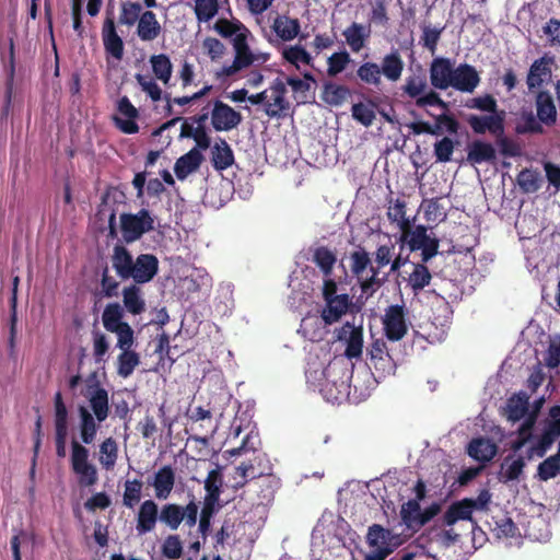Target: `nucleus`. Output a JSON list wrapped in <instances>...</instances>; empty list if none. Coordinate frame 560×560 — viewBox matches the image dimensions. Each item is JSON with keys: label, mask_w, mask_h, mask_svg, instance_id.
<instances>
[{"label": "nucleus", "mask_w": 560, "mask_h": 560, "mask_svg": "<svg viewBox=\"0 0 560 560\" xmlns=\"http://www.w3.org/2000/svg\"><path fill=\"white\" fill-rule=\"evenodd\" d=\"M243 120L241 113L220 100L213 102L211 125L215 131H230Z\"/></svg>", "instance_id": "nucleus-12"}, {"label": "nucleus", "mask_w": 560, "mask_h": 560, "mask_svg": "<svg viewBox=\"0 0 560 560\" xmlns=\"http://www.w3.org/2000/svg\"><path fill=\"white\" fill-rule=\"evenodd\" d=\"M283 58L299 68V62L304 65H312V56L300 45L290 46L282 52Z\"/></svg>", "instance_id": "nucleus-59"}, {"label": "nucleus", "mask_w": 560, "mask_h": 560, "mask_svg": "<svg viewBox=\"0 0 560 560\" xmlns=\"http://www.w3.org/2000/svg\"><path fill=\"white\" fill-rule=\"evenodd\" d=\"M516 182L524 194L536 192L540 188L539 173L532 168L522 170L516 177Z\"/></svg>", "instance_id": "nucleus-47"}, {"label": "nucleus", "mask_w": 560, "mask_h": 560, "mask_svg": "<svg viewBox=\"0 0 560 560\" xmlns=\"http://www.w3.org/2000/svg\"><path fill=\"white\" fill-rule=\"evenodd\" d=\"M20 284V277L14 276L12 278V290L10 298V336H9V346L11 349L15 347V338H16V324H18V291Z\"/></svg>", "instance_id": "nucleus-39"}, {"label": "nucleus", "mask_w": 560, "mask_h": 560, "mask_svg": "<svg viewBox=\"0 0 560 560\" xmlns=\"http://www.w3.org/2000/svg\"><path fill=\"white\" fill-rule=\"evenodd\" d=\"M150 62L155 78L164 84H168L173 72L170 57L165 54L153 55L150 57Z\"/></svg>", "instance_id": "nucleus-38"}, {"label": "nucleus", "mask_w": 560, "mask_h": 560, "mask_svg": "<svg viewBox=\"0 0 560 560\" xmlns=\"http://www.w3.org/2000/svg\"><path fill=\"white\" fill-rule=\"evenodd\" d=\"M119 219L121 235L127 244L154 230V219L147 209H141L137 213H121Z\"/></svg>", "instance_id": "nucleus-6"}, {"label": "nucleus", "mask_w": 560, "mask_h": 560, "mask_svg": "<svg viewBox=\"0 0 560 560\" xmlns=\"http://www.w3.org/2000/svg\"><path fill=\"white\" fill-rule=\"evenodd\" d=\"M397 360L398 359L395 353L390 352L388 354H384V357L371 359V361H369V365L374 369L377 377H385L395 373Z\"/></svg>", "instance_id": "nucleus-44"}, {"label": "nucleus", "mask_w": 560, "mask_h": 560, "mask_svg": "<svg viewBox=\"0 0 560 560\" xmlns=\"http://www.w3.org/2000/svg\"><path fill=\"white\" fill-rule=\"evenodd\" d=\"M491 501V493L488 489H482L476 499L466 498L456 502H453L443 515V524L446 526H453L458 521H469L471 523V533L474 535L472 540H476V532L483 535V532L477 524V521L472 517L474 511L488 510V505Z\"/></svg>", "instance_id": "nucleus-4"}, {"label": "nucleus", "mask_w": 560, "mask_h": 560, "mask_svg": "<svg viewBox=\"0 0 560 560\" xmlns=\"http://www.w3.org/2000/svg\"><path fill=\"white\" fill-rule=\"evenodd\" d=\"M102 323L108 332L117 336V348L121 350L117 358V374L129 377L140 364L139 354L131 350L135 343V331L124 320V310L118 302L108 303L102 314Z\"/></svg>", "instance_id": "nucleus-3"}, {"label": "nucleus", "mask_w": 560, "mask_h": 560, "mask_svg": "<svg viewBox=\"0 0 560 560\" xmlns=\"http://www.w3.org/2000/svg\"><path fill=\"white\" fill-rule=\"evenodd\" d=\"M467 162L470 165L482 163L493 164L497 161V151L492 143L476 139L467 147Z\"/></svg>", "instance_id": "nucleus-18"}, {"label": "nucleus", "mask_w": 560, "mask_h": 560, "mask_svg": "<svg viewBox=\"0 0 560 560\" xmlns=\"http://www.w3.org/2000/svg\"><path fill=\"white\" fill-rule=\"evenodd\" d=\"M480 75L474 66L459 63L454 70L451 88L462 93H472L480 84Z\"/></svg>", "instance_id": "nucleus-15"}, {"label": "nucleus", "mask_w": 560, "mask_h": 560, "mask_svg": "<svg viewBox=\"0 0 560 560\" xmlns=\"http://www.w3.org/2000/svg\"><path fill=\"white\" fill-rule=\"evenodd\" d=\"M2 60L5 62V71H7V81H5V91H4V109L8 112L11 107L13 90H14V77H15V45L14 37H9L8 40V56L7 61L5 57L2 55Z\"/></svg>", "instance_id": "nucleus-22"}, {"label": "nucleus", "mask_w": 560, "mask_h": 560, "mask_svg": "<svg viewBox=\"0 0 560 560\" xmlns=\"http://www.w3.org/2000/svg\"><path fill=\"white\" fill-rule=\"evenodd\" d=\"M219 11V0H196L195 14L199 22H209Z\"/></svg>", "instance_id": "nucleus-52"}, {"label": "nucleus", "mask_w": 560, "mask_h": 560, "mask_svg": "<svg viewBox=\"0 0 560 560\" xmlns=\"http://www.w3.org/2000/svg\"><path fill=\"white\" fill-rule=\"evenodd\" d=\"M415 104L418 108H425L428 106H438L444 110L448 109V105L445 101H443L440 94L433 89H428L424 93H422L417 100Z\"/></svg>", "instance_id": "nucleus-63"}, {"label": "nucleus", "mask_w": 560, "mask_h": 560, "mask_svg": "<svg viewBox=\"0 0 560 560\" xmlns=\"http://www.w3.org/2000/svg\"><path fill=\"white\" fill-rule=\"evenodd\" d=\"M102 39L105 52L116 60H121L124 57V42L116 32L114 16L109 13L106 18L102 27Z\"/></svg>", "instance_id": "nucleus-14"}, {"label": "nucleus", "mask_w": 560, "mask_h": 560, "mask_svg": "<svg viewBox=\"0 0 560 560\" xmlns=\"http://www.w3.org/2000/svg\"><path fill=\"white\" fill-rule=\"evenodd\" d=\"M351 62V57L347 50L334 52L327 59V74L329 77H336L342 72L347 66Z\"/></svg>", "instance_id": "nucleus-55"}, {"label": "nucleus", "mask_w": 560, "mask_h": 560, "mask_svg": "<svg viewBox=\"0 0 560 560\" xmlns=\"http://www.w3.org/2000/svg\"><path fill=\"white\" fill-rule=\"evenodd\" d=\"M350 95L351 91L348 86L334 82H326L322 91V100L330 106H340Z\"/></svg>", "instance_id": "nucleus-34"}, {"label": "nucleus", "mask_w": 560, "mask_h": 560, "mask_svg": "<svg viewBox=\"0 0 560 560\" xmlns=\"http://www.w3.org/2000/svg\"><path fill=\"white\" fill-rule=\"evenodd\" d=\"M467 453L471 458L480 463H487L495 456L497 445L489 439H474L468 444Z\"/></svg>", "instance_id": "nucleus-28"}, {"label": "nucleus", "mask_w": 560, "mask_h": 560, "mask_svg": "<svg viewBox=\"0 0 560 560\" xmlns=\"http://www.w3.org/2000/svg\"><path fill=\"white\" fill-rule=\"evenodd\" d=\"M372 260L370 253L361 245L350 253V270L355 277L361 296L369 299L373 296L387 281L388 273L381 276L384 267L389 265L395 255V244L388 242L377 246Z\"/></svg>", "instance_id": "nucleus-2"}, {"label": "nucleus", "mask_w": 560, "mask_h": 560, "mask_svg": "<svg viewBox=\"0 0 560 560\" xmlns=\"http://www.w3.org/2000/svg\"><path fill=\"white\" fill-rule=\"evenodd\" d=\"M272 30L284 42L294 39L300 32L298 19L279 15L273 20Z\"/></svg>", "instance_id": "nucleus-35"}, {"label": "nucleus", "mask_w": 560, "mask_h": 560, "mask_svg": "<svg viewBox=\"0 0 560 560\" xmlns=\"http://www.w3.org/2000/svg\"><path fill=\"white\" fill-rule=\"evenodd\" d=\"M158 520H160L158 503L152 499L143 501L137 514V532L139 534L152 532L156 526Z\"/></svg>", "instance_id": "nucleus-19"}, {"label": "nucleus", "mask_w": 560, "mask_h": 560, "mask_svg": "<svg viewBox=\"0 0 560 560\" xmlns=\"http://www.w3.org/2000/svg\"><path fill=\"white\" fill-rule=\"evenodd\" d=\"M213 30L223 38H230L241 33L250 34L249 30L238 20L219 19L214 23Z\"/></svg>", "instance_id": "nucleus-46"}, {"label": "nucleus", "mask_w": 560, "mask_h": 560, "mask_svg": "<svg viewBox=\"0 0 560 560\" xmlns=\"http://www.w3.org/2000/svg\"><path fill=\"white\" fill-rule=\"evenodd\" d=\"M203 161L201 152L192 148L184 155L179 156L174 165V172L179 180H184L189 174L197 171Z\"/></svg>", "instance_id": "nucleus-24"}, {"label": "nucleus", "mask_w": 560, "mask_h": 560, "mask_svg": "<svg viewBox=\"0 0 560 560\" xmlns=\"http://www.w3.org/2000/svg\"><path fill=\"white\" fill-rule=\"evenodd\" d=\"M478 244V238L468 226L462 228V235L453 245L452 252L458 254L470 253Z\"/></svg>", "instance_id": "nucleus-58"}, {"label": "nucleus", "mask_w": 560, "mask_h": 560, "mask_svg": "<svg viewBox=\"0 0 560 560\" xmlns=\"http://www.w3.org/2000/svg\"><path fill=\"white\" fill-rule=\"evenodd\" d=\"M413 269L407 278V283L413 294H419L432 280V275L424 262L412 265Z\"/></svg>", "instance_id": "nucleus-36"}, {"label": "nucleus", "mask_w": 560, "mask_h": 560, "mask_svg": "<svg viewBox=\"0 0 560 560\" xmlns=\"http://www.w3.org/2000/svg\"><path fill=\"white\" fill-rule=\"evenodd\" d=\"M342 35L351 50L359 52L364 47L366 38L370 36V28L363 24L353 22L343 31Z\"/></svg>", "instance_id": "nucleus-33"}, {"label": "nucleus", "mask_w": 560, "mask_h": 560, "mask_svg": "<svg viewBox=\"0 0 560 560\" xmlns=\"http://www.w3.org/2000/svg\"><path fill=\"white\" fill-rule=\"evenodd\" d=\"M467 124L476 135H485L489 132L493 138L501 136L505 130V112L488 115L471 114L467 117Z\"/></svg>", "instance_id": "nucleus-11"}, {"label": "nucleus", "mask_w": 560, "mask_h": 560, "mask_svg": "<svg viewBox=\"0 0 560 560\" xmlns=\"http://www.w3.org/2000/svg\"><path fill=\"white\" fill-rule=\"evenodd\" d=\"M312 261L320 269L325 277H330L337 261L336 254L327 246H318L313 252Z\"/></svg>", "instance_id": "nucleus-37"}, {"label": "nucleus", "mask_w": 560, "mask_h": 560, "mask_svg": "<svg viewBox=\"0 0 560 560\" xmlns=\"http://www.w3.org/2000/svg\"><path fill=\"white\" fill-rule=\"evenodd\" d=\"M528 410V399L526 396H513L508 400V418L512 421H518L525 417Z\"/></svg>", "instance_id": "nucleus-56"}, {"label": "nucleus", "mask_w": 560, "mask_h": 560, "mask_svg": "<svg viewBox=\"0 0 560 560\" xmlns=\"http://www.w3.org/2000/svg\"><path fill=\"white\" fill-rule=\"evenodd\" d=\"M560 472V455L557 453L547 457L537 467V478L541 481H548Z\"/></svg>", "instance_id": "nucleus-49"}, {"label": "nucleus", "mask_w": 560, "mask_h": 560, "mask_svg": "<svg viewBox=\"0 0 560 560\" xmlns=\"http://www.w3.org/2000/svg\"><path fill=\"white\" fill-rule=\"evenodd\" d=\"M250 34H236L232 44L235 50V57L231 65L222 67L217 73V78H229L236 74L244 68L252 66L256 61V55L250 50L248 45V36Z\"/></svg>", "instance_id": "nucleus-8"}, {"label": "nucleus", "mask_w": 560, "mask_h": 560, "mask_svg": "<svg viewBox=\"0 0 560 560\" xmlns=\"http://www.w3.org/2000/svg\"><path fill=\"white\" fill-rule=\"evenodd\" d=\"M162 555L171 560L179 559L183 555V544L178 535H170L162 545Z\"/></svg>", "instance_id": "nucleus-64"}, {"label": "nucleus", "mask_w": 560, "mask_h": 560, "mask_svg": "<svg viewBox=\"0 0 560 560\" xmlns=\"http://www.w3.org/2000/svg\"><path fill=\"white\" fill-rule=\"evenodd\" d=\"M223 486V474L222 467L217 465L214 469H211L208 472V476L205 480V497L211 498H220L222 493Z\"/></svg>", "instance_id": "nucleus-48"}, {"label": "nucleus", "mask_w": 560, "mask_h": 560, "mask_svg": "<svg viewBox=\"0 0 560 560\" xmlns=\"http://www.w3.org/2000/svg\"><path fill=\"white\" fill-rule=\"evenodd\" d=\"M234 153L223 138H218L211 147V163L214 170L224 171L234 164Z\"/></svg>", "instance_id": "nucleus-23"}, {"label": "nucleus", "mask_w": 560, "mask_h": 560, "mask_svg": "<svg viewBox=\"0 0 560 560\" xmlns=\"http://www.w3.org/2000/svg\"><path fill=\"white\" fill-rule=\"evenodd\" d=\"M78 412L80 417L79 429L81 441L88 445L92 444L98 431L97 420L84 406H80Z\"/></svg>", "instance_id": "nucleus-29"}, {"label": "nucleus", "mask_w": 560, "mask_h": 560, "mask_svg": "<svg viewBox=\"0 0 560 560\" xmlns=\"http://www.w3.org/2000/svg\"><path fill=\"white\" fill-rule=\"evenodd\" d=\"M454 61L445 57L434 58L429 68L430 83L433 89L447 90L453 84Z\"/></svg>", "instance_id": "nucleus-13"}, {"label": "nucleus", "mask_w": 560, "mask_h": 560, "mask_svg": "<svg viewBox=\"0 0 560 560\" xmlns=\"http://www.w3.org/2000/svg\"><path fill=\"white\" fill-rule=\"evenodd\" d=\"M272 102L268 101L265 104V113L270 118H283L290 110V102L287 97L270 96Z\"/></svg>", "instance_id": "nucleus-54"}, {"label": "nucleus", "mask_w": 560, "mask_h": 560, "mask_svg": "<svg viewBox=\"0 0 560 560\" xmlns=\"http://www.w3.org/2000/svg\"><path fill=\"white\" fill-rule=\"evenodd\" d=\"M342 332H349L347 338V348L345 351V355L348 359H359L362 355L363 350V329L362 327H355L349 323H347L342 327Z\"/></svg>", "instance_id": "nucleus-31"}, {"label": "nucleus", "mask_w": 560, "mask_h": 560, "mask_svg": "<svg viewBox=\"0 0 560 560\" xmlns=\"http://www.w3.org/2000/svg\"><path fill=\"white\" fill-rule=\"evenodd\" d=\"M117 109L119 114L127 117V119H121L116 117L115 122L116 126L127 135H133L139 131V126L136 122V118L139 115L138 109L132 105L130 100L127 96H122L119 98L117 104Z\"/></svg>", "instance_id": "nucleus-21"}, {"label": "nucleus", "mask_w": 560, "mask_h": 560, "mask_svg": "<svg viewBox=\"0 0 560 560\" xmlns=\"http://www.w3.org/2000/svg\"><path fill=\"white\" fill-rule=\"evenodd\" d=\"M162 27L156 15L152 11L142 12L138 26L137 35L143 42L154 40L161 34Z\"/></svg>", "instance_id": "nucleus-25"}, {"label": "nucleus", "mask_w": 560, "mask_h": 560, "mask_svg": "<svg viewBox=\"0 0 560 560\" xmlns=\"http://www.w3.org/2000/svg\"><path fill=\"white\" fill-rule=\"evenodd\" d=\"M455 150V141L448 137H443L434 143V156L436 162L447 163L452 160Z\"/></svg>", "instance_id": "nucleus-61"}, {"label": "nucleus", "mask_w": 560, "mask_h": 560, "mask_svg": "<svg viewBox=\"0 0 560 560\" xmlns=\"http://www.w3.org/2000/svg\"><path fill=\"white\" fill-rule=\"evenodd\" d=\"M421 516V506L418 500H408L401 505L400 517L407 528L417 532L418 520Z\"/></svg>", "instance_id": "nucleus-42"}, {"label": "nucleus", "mask_w": 560, "mask_h": 560, "mask_svg": "<svg viewBox=\"0 0 560 560\" xmlns=\"http://www.w3.org/2000/svg\"><path fill=\"white\" fill-rule=\"evenodd\" d=\"M349 308L348 294H340L338 298L328 299L322 312V319L325 324L331 325L340 319Z\"/></svg>", "instance_id": "nucleus-26"}, {"label": "nucleus", "mask_w": 560, "mask_h": 560, "mask_svg": "<svg viewBox=\"0 0 560 560\" xmlns=\"http://www.w3.org/2000/svg\"><path fill=\"white\" fill-rule=\"evenodd\" d=\"M100 464L103 468L110 470L118 458V445L113 438L105 439L100 445Z\"/></svg>", "instance_id": "nucleus-40"}, {"label": "nucleus", "mask_w": 560, "mask_h": 560, "mask_svg": "<svg viewBox=\"0 0 560 560\" xmlns=\"http://www.w3.org/2000/svg\"><path fill=\"white\" fill-rule=\"evenodd\" d=\"M553 65L555 57L549 54L533 61L526 75V85L529 92L541 90L551 80Z\"/></svg>", "instance_id": "nucleus-10"}, {"label": "nucleus", "mask_w": 560, "mask_h": 560, "mask_svg": "<svg viewBox=\"0 0 560 560\" xmlns=\"http://www.w3.org/2000/svg\"><path fill=\"white\" fill-rule=\"evenodd\" d=\"M112 267L121 281L132 280L121 291L122 305L127 313L136 316L145 311L147 304L140 284L148 283L159 272V259L153 254H140L133 258L124 245H115L110 256Z\"/></svg>", "instance_id": "nucleus-1"}, {"label": "nucleus", "mask_w": 560, "mask_h": 560, "mask_svg": "<svg viewBox=\"0 0 560 560\" xmlns=\"http://www.w3.org/2000/svg\"><path fill=\"white\" fill-rule=\"evenodd\" d=\"M441 197L424 199L422 202L424 218L428 222H441L446 219L444 207L440 203Z\"/></svg>", "instance_id": "nucleus-50"}, {"label": "nucleus", "mask_w": 560, "mask_h": 560, "mask_svg": "<svg viewBox=\"0 0 560 560\" xmlns=\"http://www.w3.org/2000/svg\"><path fill=\"white\" fill-rule=\"evenodd\" d=\"M400 231V247L402 248L404 244H407L410 252L420 250L429 237L427 233L428 230L424 225H417L415 229H412L411 223H409L408 226L401 229Z\"/></svg>", "instance_id": "nucleus-30"}, {"label": "nucleus", "mask_w": 560, "mask_h": 560, "mask_svg": "<svg viewBox=\"0 0 560 560\" xmlns=\"http://www.w3.org/2000/svg\"><path fill=\"white\" fill-rule=\"evenodd\" d=\"M536 114L540 122L547 127L556 125L558 110L555 100L548 90H539L535 95Z\"/></svg>", "instance_id": "nucleus-16"}, {"label": "nucleus", "mask_w": 560, "mask_h": 560, "mask_svg": "<svg viewBox=\"0 0 560 560\" xmlns=\"http://www.w3.org/2000/svg\"><path fill=\"white\" fill-rule=\"evenodd\" d=\"M160 521L173 530H176L184 521L182 505L167 503L162 506Z\"/></svg>", "instance_id": "nucleus-43"}, {"label": "nucleus", "mask_w": 560, "mask_h": 560, "mask_svg": "<svg viewBox=\"0 0 560 560\" xmlns=\"http://www.w3.org/2000/svg\"><path fill=\"white\" fill-rule=\"evenodd\" d=\"M358 78L365 84L380 85L381 84V69L375 62H364L357 70Z\"/></svg>", "instance_id": "nucleus-51"}, {"label": "nucleus", "mask_w": 560, "mask_h": 560, "mask_svg": "<svg viewBox=\"0 0 560 560\" xmlns=\"http://www.w3.org/2000/svg\"><path fill=\"white\" fill-rule=\"evenodd\" d=\"M175 481L174 468L171 465H164L154 472L153 479L149 485L153 487L156 499L166 500L174 489Z\"/></svg>", "instance_id": "nucleus-17"}, {"label": "nucleus", "mask_w": 560, "mask_h": 560, "mask_svg": "<svg viewBox=\"0 0 560 560\" xmlns=\"http://www.w3.org/2000/svg\"><path fill=\"white\" fill-rule=\"evenodd\" d=\"M525 465V460L522 456H505L503 462L501 463V468L498 474L499 481L508 483L517 480L520 476L523 474Z\"/></svg>", "instance_id": "nucleus-27"}, {"label": "nucleus", "mask_w": 560, "mask_h": 560, "mask_svg": "<svg viewBox=\"0 0 560 560\" xmlns=\"http://www.w3.org/2000/svg\"><path fill=\"white\" fill-rule=\"evenodd\" d=\"M143 482L140 479L126 480L124 483L122 504L133 509L142 498Z\"/></svg>", "instance_id": "nucleus-41"}, {"label": "nucleus", "mask_w": 560, "mask_h": 560, "mask_svg": "<svg viewBox=\"0 0 560 560\" xmlns=\"http://www.w3.org/2000/svg\"><path fill=\"white\" fill-rule=\"evenodd\" d=\"M142 7L139 2H126L121 5V12L119 15V23L122 25L131 26L141 16Z\"/></svg>", "instance_id": "nucleus-62"}, {"label": "nucleus", "mask_w": 560, "mask_h": 560, "mask_svg": "<svg viewBox=\"0 0 560 560\" xmlns=\"http://www.w3.org/2000/svg\"><path fill=\"white\" fill-rule=\"evenodd\" d=\"M365 540L372 550L364 560H385L400 545L398 536L380 524L369 526Z\"/></svg>", "instance_id": "nucleus-5"}, {"label": "nucleus", "mask_w": 560, "mask_h": 560, "mask_svg": "<svg viewBox=\"0 0 560 560\" xmlns=\"http://www.w3.org/2000/svg\"><path fill=\"white\" fill-rule=\"evenodd\" d=\"M89 389H91L88 397L92 415L98 423H102L109 415L108 392L98 383L94 386H89Z\"/></svg>", "instance_id": "nucleus-20"}, {"label": "nucleus", "mask_w": 560, "mask_h": 560, "mask_svg": "<svg viewBox=\"0 0 560 560\" xmlns=\"http://www.w3.org/2000/svg\"><path fill=\"white\" fill-rule=\"evenodd\" d=\"M466 107L472 108V109H478L480 112L488 113V114H495V113H500V110H501L498 108L497 100L491 94H485L481 96L470 98L466 103Z\"/></svg>", "instance_id": "nucleus-53"}, {"label": "nucleus", "mask_w": 560, "mask_h": 560, "mask_svg": "<svg viewBox=\"0 0 560 560\" xmlns=\"http://www.w3.org/2000/svg\"><path fill=\"white\" fill-rule=\"evenodd\" d=\"M380 69L381 74H383L387 80L392 82L398 81L404 71V60L398 50H393L385 55L382 59Z\"/></svg>", "instance_id": "nucleus-32"}, {"label": "nucleus", "mask_w": 560, "mask_h": 560, "mask_svg": "<svg viewBox=\"0 0 560 560\" xmlns=\"http://www.w3.org/2000/svg\"><path fill=\"white\" fill-rule=\"evenodd\" d=\"M385 337L390 342L401 340L408 332L407 310L404 304H393L382 319Z\"/></svg>", "instance_id": "nucleus-9"}, {"label": "nucleus", "mask_w": 560, "mask_h": 560, "mask_svg": "<svg viewBox=\"0 0 560 560\" xmlns=\"http://www.w3.org/2000/svg\"><path fill=\"white\" fill-rule=\"evenodd\" d=\"M523 124L516 126V132L520 135L535 133L540 135L544 132V122H540L537 115L532 112L522 114Z\"/></svg>", "instance_id": "nucleus-57"}, {"label": "nucleus", "mask_w": 560, "mask_h": 560, "mask_svg": "<svg viewBox=\"0 0 560 560\" xmlns=\"http://www.w3.org/2000/svg\"><path fill=\"white\" fill-rule=\"evenodd\" d=\"M89 450L75 440L71 442V468L78 476L81 487H92L98 480V471L94 464L89 462Z\"/></svg>", "instance_id": "nucleus-7"}, {"label": "nucleus", "mask_w": 560, "mask_h": 560, "mask_svg": "<svg viewBox=\"0 0 560 560\" xmlns=\"http://www.w3.org/2000/svg\"><path fill=\"white\" fill-rule=\"evenodd\" d=\"M405 95L412 100H417L428 90V81L423 73L412 74L406 78L405 84L401 86Z\"/></svg>", "instance_id": "nucleus-45"}, {"label": "nucleus", "mask_w": 560, "mask_h": 560, "mask_svg": "<svg viewBox=\"0 0 560 560\" xmlns=\"http://www.w3.org/2000/svg\"><path fill=\"white\" fill-rule=\"evenodd\" d=\"M387 217L390 222H396L400 230L410 223V220L406 217V202L400 199H396L388 207Z\"/></svg>", "instance_id": "nucleus-60"}]
</instances>
